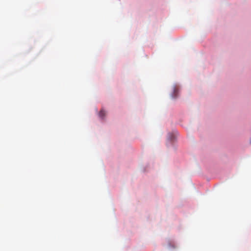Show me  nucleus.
Returning <instances> with one entry per match:
<instances>
[{"mask_svg": "<svg viewBox=\"0 0 251 251\" xmlns=\"http://www.w3.org/2000/svg\"><path fill=\"white\" fill-rule=\"evenodd\" d=\"M105 115V112L104 110H101L99 113V116L101 118H103Z\"/></svg>", "mask_w": 251, "mask_h": 251, "instance_id": "nucleus-1", "label": "nucleus"}, {"mask_svg": "<svg viewBox=\"0 0 251 251\" xmlns=\"http://www.w3.org/2000/svg\"><path fill=\"white\" fill-rule=\"evenodd\" d=\"M177 93V90L176 89H174V94H176ZM176 96H175V97H176Z\"/></svg>", "mask_w": 251, "mask_h": 251, "instance_id": "nucleus-2", "label": "nucleus"}]
</instances>
